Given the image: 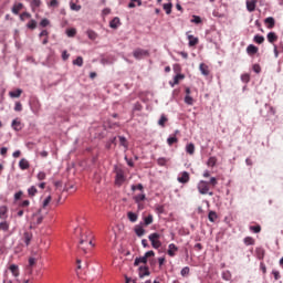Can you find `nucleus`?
Wrapping results in <instances>:
<instances>
[{
  "mask_svg": "<svg viewBox=\"0 0 283 283\" xmlns=\"http://www.w3.org/2000/svg\"><path fill=\"white\" fill-rule=\"evenodd\" d=\"M148 240L151 242L153 249H160L163 247V242H160V233L158 232L149 234Z\"/></svg>",
  "mask_w": 283,
  "mask_h": 283,
  "instance_id": "1",
  "label": "nucleus"
},
{
  "mask_svg": "<svg viewBox=\"0 0 283 283\" xmlns=\"http://www.w3.org/2000/svg\"><path fill=\"white\" fill-rule=\"evenodd\" d=\"M197 189H198L199 193H201V196H207V193L209 196H213V192L209 191V182H207L205 180L199 181V184L197 185Z\"/></svg>",
  "mask_w": 283,
  "mask_h": 283,
  "instance_id": "2",
  "label": "nucleus"
},
{
  "mask_svg": "<svg viewBox=\"0 0 283 283\" xmlns=\"http://www.w3.org/2000/svg\"><path fill=\"white\" fill-rule=\"evenodd\" d=\"M133 56L137 61H142V59H146V56H149V51L148 50H144V49H136L133 52Z\"/></svg>",
  "mask_w": 283,
  "mask_h": 283,
  "instance_id": "3",
  "label": "nucleus"
},
{
  "mask_svg": "<svg viewBox=\"0 0 283 283\" xmlns=\"http://www.w3.org/2000/svg\"><path fill=\"white\" fill-rule=\"evenodd\" d=\"M123 182H125V172L119 169L116 171L115 185H117V187H120Z\"/></svg>",
  "mask_w": 283,
  "mask_h": 283,
  "instance_id": "4",
  "label": "nucleus"
},
{
  "mask_svg": "<svg viewBox=\"0 0 283 283\" xmlns=\"http://www.w3.org/2000/svg\"><path fill=\"white\" fill-rule=\"evenodd\" d=\"M177 180L181 185H187V182H189V180H190V176L187 172V170H184L182 172H180V176H179V178H177Z\"/></svg>",
  "mask_w": 283,
  "mask_h": 283,
  "instance_id": "5",
  "label": "nucleus"
},
{
  "mask_svg": "<svg viewBox=\"0 0 283 283\" xmlns=\"http://www.w3.org/2000/svg\"><path fill=\"white\" fill-rule=\"evenodd\" d=\"M138 271H139L140 279L147 277V275H151V272H149V268L147 266H139Z\"/></svg>",
  "mask_w": 283,
  "mask_h": 283,
  "instance_id": "6",
  "label": "nucleus"
},
{
  "mask_svg": "<svg viewBox=\"0 0 283 283\" xmlns=\"http://www.w3.org/2000/svg\"><path fill=\"white\" fill-rule=\"evenodd\" d=\"M11 127L14 129V132H21L23 129V124L21 122L13 119L11 123Z\"/></svg>",
  "mask_w": 283,
  "mask_h": 283,
  "instance_id": "7",
  "label": "nucleus"
},
{
  "mask_svg": "<svg viewBox=\"0 0 283 283\" xmlns=\"http://www.w3.org/2000/svg\"><path fill=\"white\" fill-rule=\"evenodd\" d=\"M264 23L268 24V29H269V30H273V28H275V18H273V17H268V18L264 20Z\"/></svg>",
  "mask_w": 283,
  "mask_h": 283,
  "instance_id": "8",
  "label": "nucleus"
},
{
  "mask_svg": "<svg viewBox=\"0 0 283 283\" xmlns=\"http://www.w3.org/2000/svg\"><path fill=\"white\" fill-rule=\"evenodd\" d=\"M176 251H178V248L174 244V243H170L169 245H168V255L170 256V258H175L176 256Z\"/></svg>",
  "mask_w": 283,
  "mask_h": 283,
  "instance_id": "9",
  "label": "nucleus"
},
{
  "mask_svg": "<svg viewBox=\"0 0 283 283\" xmlns=\"http://www.w3.org/2000/svg\"><path fill=\"white\" fill-rule=\"evenodd\" d=\"M118 25H120V18L115 17L113 20H111L109 28H112L113 30H116L118 29Z\"/></svg>",
  "mask_w": 283,
  "mask_h": 283,
  "instance_id": "10",
  "label": "nucleus"
},
{
  "mask_svg": "<svg viewBox=\"0 0 283 283\" xmlns=\"http://www.w3.org/2000/svg\"><path fill=\"white\" fill-rule=\"evenodd\" d=\"M256 3H258L256 0L247 1V10H248V12H255Z\"/></svg>",
  "mask_w": 283,
  "mask_h": 283,
  "instance_id": "11",
  "label": "nucleus"
},
{
  "mask_svg": "<svg viewBox=\"0 0 283 283\" xmlns=\"http://www.w3.org/2000/svg\"><path fill=\"white\" fill-rule=\"evenodd\" d=\"M23 241H24L25 247H30V242H32V232H24Z\"/></svg>",
  "mask_w": 283,
  "mask_h": 283,
  "instance_id": "12",
  "label": "nucleus"
},
{
  "mask_svg": "<svg viewBox=\"0 0 283 283\" xmlns=\"http://www.w3.org/2000/svg\"><path fill=\"white\" fill-rule=\"evenodd\" d=\"M22 9H23V3L19 2L13 4L11 12L17 15L19 14V12H21Z\"/></svg>",
  "mask_w": 283,
  "mask_h": 283,
  "instance_id": "13",
  "label": "nucleus"
},
{
  "mask_svg": "<svg viewBox=\"0 0 283 283\" xmlns=\"http://www.w3.org/2000/svg\"><path fill=\"white\" fill-rule=\"evenodd\" d=\"M19 167L20 169H22V171H25V169H30V163L28 161V159H21L19 161Z\"/></svg>",
  "mask_w": 283,
  "mask_h": 283,
  "instance_id": "14",
  "label": "nucleus"
},
{
  "mask_svg": "<svg viewBox=\"0 0 283 283\" xmlns=\"http://www.w3.org/2000/svg\"><path fill=\"white\" fill-rule=\"evenodd\" d=\"M186 154H189L190 156L196 154V145H193V143H190L186 146Z\"/></svg>",
  "mask_w": 283,
  "mask_h": 283,
  "instance_id": "15",
  "label": "nucleus"
},
{
  "mask_svg": "<svg viewBox=\"0 0 283 283\" xmlns=\"http://www.w3.org/2000/svg\"><path fill=\"white\" fill-rule=\"evenodd\" d=\"M199 70L203 76H209V66L207 64L201 63Z\"/></svg>",
  "mask_w": 283,
  "mask_h": 283,
  "instance_id": "16",
  "label": "nucleus"
},
{
  "mask_svg": "<svg viewBox=\"0 0 283 283\" xmlns=\"http://www.w3.org/2000/svg\"><path fill=\"white\" fill-rule=\"evenodd\" d=\"M9 271H11L13 277H19V265L17 264H11L9 266Z\"/></svg>",
  "mask_w": 283,
  "mask_h": 283,
  "instance_id": "17",
  "label": "nucleus"
},
{
  "mask_svg": "<svg viewBox=\"0 0 283 283\" xmlns=\"http://www.w3.org/2000/svg\"><path fill=\"white\" fill-rule=\"evenodd\" d=\"M138 264H147V256L136 258L134 261V266H138Z\"/></svg>",
  "mask_w": 283,
  "mask_h": 283,
  "instance_id": "18",
  "label": "nucleus"
},
{
  "mask_svg": "<svg viewBox=\"0 0 283 283\" xmlns=\"http://www.w3.org/2000/svg\"><path fill=\"white\" fill-rule=\"evenodd\" d=\"M86 35L91 41H96V39H98V34L94 30H87Z\"/></svg>",
  "mask_w": 283,
  "mask_h": 283,
  "instance_id": "19",
  "label": "nucleus"
},
{
  "mask_svg": "<svg viewBox=\"0 0 283 283\" xmlns=\"http://www.w3.org/2000/svg\"><path fill=\"white\" fill-rule=\"evenodd\" d=\"M7 213H8V207L1 206L0 207V220H6V218H8Z\"/></svg>",
  "mask_w": 283,
  "mask_h": 283,
  "instance_id": "20",
  "label": "nucleus"
},
{
  "mask_svg": "<svg viewBox=\"0 0 283 283\" xmlns=\"http://www.w3.org/2000/svg\"><path fill=\"white\" fill-rule=\"evenodd\" d=\"M127 218H128L129 222H137L138 221V214L136 212L129 211L127 213Z\"/></svg>",
  "mask_w": 283,
  "mask_h": 283,
  "instance_id": "21",
  "label": "nucleus"
},
{
  "mask_svg": "<svg viewBox=\"0 0 283 283\" xmlns=\"http://www.w3.org/2000/svg\"><path fill=\"white\" fill-rule=\"evenodd\" d=\"M258 46H255L254 44H250L247 48V53L248 54H258Z\"/></svg>",
  "mask_w": 283,
  "mask_h": 283,
  "instance_id": "22",
  "label": "nucleus"
},
{
  "mask_svg": "<svg viewBox=\"0 0 283 283\" xmlns=\"http://www.w3.org/2000/svg\"><path fill=\"white\" fill-rule=\"evenodd\" d=\"M145 198H146L145 193H139L134 197V200H135L136 205H138V207H140V202H143V200H145Z\"/></svg>",
  "mask_w": 283,
  "mask_h": 283,
  "instance_id": "23",
  "label": "nucleus"
},
{
  "mask_svg": "<svg viewBox=\"0 0 283 283\" xmlns=\"http://www.w3.org/2000/svg\"><path fill=\"white\" fill-rule=\"evenodd\" d=\"M182 78H185L184 74L175 75L174 83L170 82L171 87H174L175 85H178L179 81H182Z\"/></svg>",
  "mask_w": 283,
  "mask_h": 283,
  "instance_id": "24",
  "label": "nucleus"
},
{
  "mask_svg": "<svg viewBox=\"0 0 283 283\" xmlns=\"http://www.w3.org/2000/svg\"><path fill=\"white\" fill-rule=\"evenodd\" d=\"M208 220L210 222H216V220H218V213H216V211H213V210L209 211Z\"/></svg>",
  "mask_w": 283,
  "mask_h": 283,
  "instance_id": "25",
  "label": "nucleus"
},
{
  "mask_svg": "<svg viewBox=\"0 0 283 283\" xmlns=\"http://www.w3.org/2000/svg\"><path fill=\"white\" fill-rule=\"evenodd\" d=\"M154 222V216L148 214L147 217L144 218V227H149Z\"/></svg>",
  "mask_w": 283,
  "mask_h": 283,
  "instance_id": "26",
  "label": "nucleus"
},
{
  "mask_svg": "<svg viewBox=\"0 0 283 283\" xmlns=\"http://www.w3.org/2000/svg\"><path fill=\"white\" fill-rule=\"evenodd\" d=\"M243 242L245 247H253L255 244V240L252 237H245Z\"/></svg>",
  "mask_w": 283,
  "mask_h": 283,
  "instance_id": "27",
  "label": "nucleus"
},
{
  "mask_svg": "<svg viewBox=\"0 0 283 283\" xmlns=\"http://www.w3.org/2000/svg\"><path fill=\"white\" fill-rule=\"evenodd\" d=\"M135 233H136L137 238H143V235H145V230L143 227L137 226L135 228Z\"/></svg>",
  "mask_w": 283,
  "mask_h": 283,
  "instance_id": "28",
  "label": "nucleus"
},
{
  "mask_svg": "<svg viewBox=\"0 0 283 283\" xmlns=\"http://www.w3.org/2000/svg\"><path fill=\"white\" fill-rule=\"evenodd\" d=\"M268 41L269 43H275V41H277V35L275 34V32L268 33Z\"/></svg>",
  "mask_w": 283,
  "mask_h": 283,
  "instance_id": "29",
  "label": "nucleus"
},
{
  "mask_svg": "<svg viewBox=\"0 0 283 283\" xmlns=\"http://www.w3.org/2000/svg\"><path fill=\"white\" fill-rule=\"evenodd\" d=\"M222 280H224L226 282L231 281V271L227 270L223 271L221 274Z\"/></svg>",
  "mask_w": 283,
  "mask_h": 283,
  "instance_id": "30",
  "label": "nucleus"
},
{
  "mask_svg": "<svg viewBox=\"0 0 283 283\" xmlns=\"http://www.w3.org/2000/svg\"><path fill=\"white\" fill-rule=\"evenodd\" d=\"M21 94H23V91L21 88L10 92L11 98H19V96H21Z\"/></svg>",
  "mask_w": 283,
  "mask_h": 283,
  "instance_id": "31",
  "label": "nucleus"
},
{
  "mask_svg": "<svg viewBox=\"0 0 283 283\" xmlns=\"http://www.w3.org/2000/svg\"><path fill=\"white\" fill-rule=\"evenodd\" d=\"M38 191H39V190L36 189L35 186H31V187L28 189V193H29V196H30L31 198H34V196H36Z\"/></svg>",
  "mask_w": 283,
  "mask_h": 283,
  "instance_id": "32",
  "label": "nucleus"
},
{
  "mask_svg": "<svg viewBox=\"0 0 283 283\" xmlns=\"http://www.w3.org/2000/svg\"><path fill=\"white\" fill-rule=\"evenodd\" d=\"M253 41H254V43L262 45V43H264V38H263V35L256 34V35H254Z\"/></svg>",
  "mask_w": 283,
  "mask_h": 283,
  "instance_id": "33",
  "label": "nucleus"
},
{
  "mask_svg": "<svg viewBox=\"0 0 283 283\" xmlns=\"http://www.w3.org/2000/svg\"><path fill=\"white\" fill-rule=\"evenodd\" d=\"M189 46L193 48V45H198V38H193V35H188Z\"/></svg>",
  "mask_w": 283,
  "mask_h": 283,
  "instance_id": "34",
  "label": "nucleus"
},
{
  "mask_svg": "<svg viewBox=\"0 0 283 283\" xmlns=\"http://www.w3.org/2000/svg\"><path fill=\"white\" fill-rule=\"evenodd\" d=\"M171 8H174V4L171 2L164 4V10H165L166 14H171Z\"/></svg>",
  "mask_w": 283,
  "mask_h": 283,
  "instance_id": "35",
  "label": "nucleus"
},
{
  "mask_svg": "<svg viewBox=\"0 0 283 283\" xmlns=\"http://www.w3.org/2000/svg\"><path fill=\"white\" fill-rule=\"evenodd\" d=\"M10 229V223L7 221L0 222V231H9Z\"/></svg>",
  "mask_w": 283,
  "mask_h": 283,
  "instance_id": "36",
  "label": "nucleus"
},
{
  "mask_svg": "<svg viewBox=\"0 0 283 283\" xmlns=\"http://www.w3.org/2000/svg\"><path fill=\"white\" fill-rule=\"evenodd\" d=\"M73 65H77V67H83V56H77V57L73 61Z\"/></svg>",
  "mask_w": 283,
  "mask_h": 283,
  "instance_id": "37",
  "label": "nucleus"
},
{
  "mask_svg": "<svg viewBox=\"0 0 283 283\" xmlns=\"http://www.w3.org/2000/svg\"><path fill=\"white\" fill-rule=\"evenodd\" d=\"M167 163H168V160L165 157H159L157 159V165H159V167H165L167 165Z\"/></svg>",
  "mask_w": 283,
  "mask_h": 283,
  "instance_id": "38",
  "label": "nucleus"
},
{
  "mask_svg": "<svg viewBox=\"0 0 283 283\" xmlns=\"http://www.w3.org/2000/svg\"><path fill=\"white\" fill-rule=\"evenodd\" d=\"M27 28L29 30H36V20H31L30 22H28Z\"/></svg>",
  "mask_w": 283,
  "mask_h": 283,
  "instance_id": "39",
  "label": "nucleus"
},
{
  "mask_svg": "<svg viewBox=\"0 0 283 283\" xmlns=\"http://www.w3.org/2000/svg\"><path fill=\"white\" fill-rule=\"evenodd\" d=\"M166 123H167V116H165V114H163L158 120V125H159V127H165Z\"/></svg>",
  "mask_w": 283,
  "mask_h": 283,
  "instance_id": "40",
  "label": "nucleus"
},
{
  "mask_svg": "<svg viewBox=\"0 0 283 283\" xmlns=\"http://www.w3.org/2000/svg\"><path fill=\"white\" fill-rule=\"evenodd\" d=\"M66 36H69L70 39L76 36V29L72 28L66 30Z\"/></svg>",
  "mask_w": 283,
  "mask_h": 283,
  "instance_id": "41",
  "label": "nucleus"
},
{
  "mask_svg": "<svg viewBox=\"0 0 283 283\" xmlns=\"http://www.w3.org/2000/svg\"><path fill=\"white\" fill-rule=\"evenodd\" d=\"M216 163H218V159L216 157H210L207 161L208 167H216Z\"/></svg>",
  "mask_w": 283,
  "mask_h": 283,
  "instance_id": "42",
  "label": "nucleus"
},
{
  "mask_svg": "<svg viewBox=\"0 0 283 283\" xmlns=\"http://www.w3.org/2000/svg\"><path fill=\"white\" fill-rule=\"evenodd\" d=\"M242 83H249L251 81V75L249 73H244L241 75Z\"/></svg>",
  "mask_w": 283,
  "mask_h": 283,
  "instance_id": "43",
  "label": "nucleus"
},
{
  "mask_svg": "<svg viewBox=\"0 0 283 283\" xmlns=\"http://www.w3.org/2000/svg\"><path fill=\"white\" fill-rule=\"evenodd\" d=\"M250 231H252L253 233H260V231H262V227L260 224L251 226Z\"/></svg>",
  "mask_w": 283,
  "mask_h": 283,
  "instance_id": "44",
  "label": "nucleus"
},
{
  "mask_svg": "<svg viewBox=\"0 0 283 283\" xmlns=\"http://www.w3.org/2000/svg\"><path fill=\"white\" fill-rule=\"evenodd\" d=\"M190 269H189V266H185L181 271H180V275L182 276V277H187V275H189V273H190Z\"/></svg>",
  "mask_w": 283,
  "mask_h": 283,
  "instance_id": "45",
  "label": "nucleus"
},
{
  "mask_svg": "<svg viewBox=\"0 0 283 283\" xmlns=\"http://www.w3.org/2000/svg\"><path fill=\"white\" fill-rule=\"evenodd\" d=\"M132 191H143L144 187L143 184H138V185H132L130 187Z\"/></svg>",
  "mask_w": 283,
  "mask_h": 283,
  "instance_id": "46",
  "label": "nucleus"
},
{
  "mask_svg": "<svg viewBox=\"0 0 283 283\" xmlns=\"http://www.w3.org/2000/svg\"><path fill=\"white\" fill-rule=\"evenodd\" d=\"M184 101L186 105H193V97L191 95H186Z\"/></svg>",
  "mask_w": 283,
  "mask_h": 283,
  "instance_id": "47",
  "label": "nucleus"
},
{
  "mask_svg": "<svg viewBox=\"0 0 283 283\" xmlns=\"http://www.w3.org/2000/svg\"><path fill=\"white\" fill-rule=\"evenodd\" d=\"M119 145H122V147H125V149H127V138H125V136H119Z\"/></svg>",
  "mask_w": 283,
  "mask_h": 283,
  "instance_id": "48",
  "label": "nucleus"
},
{
  "mask_svg": "<svg viewBox=\"0 0 283 283\" xmlns=\"http://www.w3.org/2000/svg\"><path fill=\"white\" fill-rule=\"evenodd\" d=\"M25 19H32V14H30L29 12H23L22 14H20V21H25Z\"/></svg>",
  "mask_w": 283,
  "mask_h": 283,
  "instance_id": "49",
  "label": "nucleus"
},
{
  "mask_svg": "<svg viewBox=\"0 0 283 283\" xmlns=\"http://www.w3.org/2000/svg\"><path fill=\"white\" fill-rule=\"evenodd\" d=\"M190 21L191 23L199 24V23H202V18H200L199 15H192V20Z\"/></svg>",
  "mask_w": 283,
  "mask_h": 283,
  "instance_id": "50",
  "label": "nucleus"
},
{
  "mask_svg": "<svg viewBox=\"0 0 283 283\" xmlns=\"http://www.w3.org/2000/svg\"><path fill=\"white\" fill-rule=\"evenodd\" d=\"M174 143H178V137H168L167 138V144L169 145V147H171V145H174Z\"/></svg>",
  "mask_w": 283,
  "mask_h": 283,
  "instance_id": "51",
  "label": "nucleus"
},
{
  "mask_svg": "<svg viewBox=\"0 0 283 283\" xmlns=\"http://www.w3.org/2000/svg\"><path fill=\"white\" fill-rule=\"evenodd\" d=\"M134 112H143V105L140 103H135L133 106Z\"/></svg>",
  "mask_w": 283,
  "mask_h": 283,
  "instance_id": "52",
  "label": "nucleus"
},
{
  "mask_svg": "<svg viewBox=\"0 0 283 283\" xmlns=\"http://www.w3.org/2000/svg\"><path fill=\"white\" fill-rule=\"evenodd\" d=\"M252 70L255 74H260V72H262L260 64H253Z\"/></svg>",
  "mask_w": 283,
  "mask_h": 283,
  "instance_id": "53",
  "label": "nucleus"
},
{
  "mask_svg": "<svg viewBox=\"0 0 283 283\" xmlns=\"http://www.w3.org/2000/svg\"><path fill=\"white\" fill-rule=\"evenodd\" d=\"M31 8H41V0H31Z\"/></svg>",
  "mask_w": 283,
  "mask_h": 283,
  "instance_id": "54",
  "label": "nucleus"
},
{
  "mask_svg": "<svg viewBox=\"0 0 283 283\" xmlns=\"http://www.w3.org/2000/svg\"><path fill=\"white\" fill-rule=\"evenodd\" d=\"M40 25L41 28H48V25H50V20H48L46 18L42 19Z\"/></svg>",
  "mask_w": 283,
  "mask_h": 283,
  "instance_id": "55",
  "label": "nucleus"
},
{
  "mask_svg": "<svg viewBox=\"0 0 283 283\" xmlns=\"http://www.w3.org/2000/svg\"><path fill=\"white\" fill-rule=\"evenodd\" d=\"M14 112H23V105L21 104V102L15 103Z\"/></svg>",
  "mask_w": 283,
  "mask_h": 283,
  "instance_id": "56",
  "label": "nucleus"
},
{
  "mask_svg": "<svg viewBox=\"0 0 283 283\" xmlns=\"http://www.w3.org/2000/svg\"><path fill=\"white\" fill-rule=\"evenodd\" d=\"M70 7H71V10H74L75 12H78L81 10V6L74 2H71Z\"/></svg>",
  "mask_w": 283,
  "mask_h": 283,
  "instance_id": "57",
  "label": "nucleus"
},
{
  "mask_svg": "<svg viewBox=\"0 0 283 283\" xmlns=\"http://www.w3.org/2000/svg\"><path fill=\"white\" fill-rule=\"evenodd\" d=\"M50 8H59V0H51L49 3Z\"/></svg>",
  "mask_w": 283,
  "mask_h": 283,
  "instance_id": "58",
  "label": "nucleus"
},
{
  "mask_svg": "<svg viewBox=\"0 0 283 283\" xmlns=\"http://www.w3.org/2000/svg\"><path fill=\"white\" fill-rule=\"evenodd\" d=\"M50 202H52V197L48 196L44 201H43V208L48 207V205H50Z\"/></svg>",
  "mask_w": 283,
  "mask_h": 283,
  "instance_id": "59",
  "label": "nucleus"
},
{
  "mask_svg": "<svg viewBox=\"0 0 283 283\" xmlns=\"http://www.w3.org/2000/svg\"><path fill=\"white\" fill-rule=\"evenodd\" d=\"M208 185H212V187H216V185H218V179L216 177H211Z\"/></svg>",
  "mask_w": 283,
  "mask_h": 283,
  "instance_id": "60",
  "label": "nucleus"
},
{
  "mask_svg": "<svg viewBox=\"0 0 283 283\" xmlns=\"http://www.w3.org/2000/svg\"><path fill=\"white\" fill-rule=\"evenodd\" d=\"M45 172H43V171H40L38 175H36V178H38V180H45Z\"/></svg>",
  "mask_w": 283,
  "mask_h": 283,
  "instance_id": "61",
  "label": "nucleus"
},
{
  "mask_svg": "<svg viewBox=\"0 0 283 283\" xmlns=\"http://www.w3.org/2000/svg\"><path fill=\"white\" fill-rule=\"evenodd\" d=\"M34 264H36V259L35 258H29V266L32 268L34 266Z\"/></svg>",
  "mask_w": 283,
  "mask_h": 283,
  "instance_id": "62",
  "label": "nucleus"
},
{
  "mask_svg": "<svg viewBox=\"0 0 283 283\" xmlns=\"http://www.w3.org/2000/svg\"><path fill=\"white\" fill-rule=\"evenodd\" d=\"M272 274H273V276H274V280H280V271L273 270V271H272Z\"/></svg>",
  "mask_w": 283,
  "mask_h": 283,
  "instance_id": "63",
  "label": "nucleus"
},
{
  "mask_svg": "<svg viewBox=\"0 0 283 283\" xmlns=\"http://www.w3.org/2000/svg\"><path fill=\"white\" fill-rule=\"evenodd\" d=\"M67 59H70V55L67 54V51H63L62 52V60L67 61Z\"/></svg>",
  "mask_w": 283,
  "mask_h": 283,
  "instance_id": "64",
  "label": "nucleus"
}]
</instances>
